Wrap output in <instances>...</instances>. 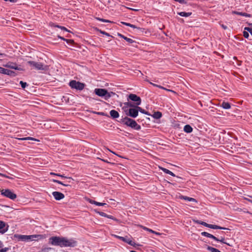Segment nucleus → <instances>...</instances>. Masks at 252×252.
I'll return each instance as SVG.
<instances>
[{
	"label": "nucleus",
	"instance_id": "c03bdc74",
	"mask_svg": "<svg viewBox=\"0 0 252 252\" xmlns=\"http://www.w3.org/2000/svg\"><path fill=\"white\" fill-rule=\"evenodd\" d=\"M107 218H109V219H112L116 221H118V220L115 218H114L113 216H110V215H107V216H106Z\"/></svg>",
	"mask_w": 252,
	"mask_h": 252
},
{
	"label": "nucleus",
	"instance_id": "680f3d73",
	"mask_svg": "<svg viewBox=\"0 0 252 252\" xmlns=\"http://www.w3.org/2000/svg\"><path fill=\"white\" fill-rule=\"evenodd\" d=\"M128 9H130V10H132L133 11H138L137 9H133V8H128Z\"/></svg>",
	"mask_w": 252,
	"mask_h": 252
},
{
	"label": "nucleus",
	"instance_id": "4be33fe9",
	"mask_svg": "<svg viewBox=\"0 0 252 252\" xmlns=\"http://www.w3.org/2000/svg\"><path fill=\"white\" fill-rule=\"evenodd\" d=\"M220 106L224 109H229L231 108V105L227 102L223 101L220 104Z\"/></svg>",
	"mask_w": 252,
	"mask_h": 252
},
{
	"label": "nucleus",
	"instance_id": "3c124183",
	"mask_svg": "<svg viewBox=\"0 0 252 252\" xmlns=\"http://www.w3.org/2000/svg\"><path fill=\"white\" fill-rule=\"evenodd\" d=\"M220 26L221 27V28L222 29H223L224 30H226L227 29V27L226 26V25H224L223 24H221L220 25Z\"/></svg>",
	"mask_w": 252,
	"mask_h": 252
},
{
	"label": "nucleus",
	"instance_id": "ea45409f",
	"mask_svg": "<svg viewBox=\"0 0 252 252\" xmlns=\"http://www.w3.org/2000/svg\"><path fill=\"white\" fill-rule=\"evenodd\" d=\"M243 36L246 38H248L249 37V33L248 32H247V31H245L243 32Z\"/></svg>",
	"mask_w": 252,
	"mask_h": 252
},
{
	"label": "nucleus",
	"instance_id": "393cba45",
	"mask_svg": "<svg viewBox=\"0 0 252 252\" xmlns=\"http://www.w3.org/2000/svg\"><path fill=\"white\" fill-rule=\"evenodd\" d=\"M177 14L182 17H188L190 16L192 14V13L186 12H178Z\"/></svg>",
	"mask_w": 252,
	"mask_h": 252
},
{
	"label": "nucleus",
	"instance_id": "603ef678",
	"mask_svg": "<svg viewBox=\"0 0 252 252\" xmlns=\"http://www.w3.org/2000/svg\"><path fill=\"white\" fill-rule=\"evenodd\" d=\"M4 0L5 1H9L11 2H13V3L16 2L18 1V0Z\"/></svg>",
	"mask_w": 252,
	"mask_h": 252
},
{
	"label": "nucleus",
	"instance_id": "69168bd1",
	"mask_svg": "<svg viewBox=\"0 0 252 252\" xmlns=\"http://www.w3.org/2000/svg\"><path fill=\"white\" fill-rule=\"evenodd\" d=\"M63 27H64L61 26L60 27V29H61L62 30H63Z\"/></svg>",
	"mask_w": 252,
	"mask_h": 252
},
{
	"label": "nucleus",
	"instance_id": "0e129e2a",
	"mask_svg": "<svg viewBox=\"0 0 252 252\" xmlns=\"http://www.w3.org/2000/svg\"><path fill=\"white\" fill-rule=\"evenodd\" d=\"M4 55V54L0 53V57H3Z\"/></svg>",
	"mask_w": 252,
	"mask_h": 252
},
{
	"label": "nucleus",
	"instance_id": "8fccbe9b",
	"mask_svg": "<svg viewBox=\"0 0 252 252\" xmlns=\"http://www.w3.org/2000/svg\"><path fill=\"white\" fill-rule=\"evenodd\" d=\"M58 37L59 38H60V39H62V40H63V41H66V42H68V39H66L64 38V37H62L61 36L59 35Z\"/></svg>",
	"mask_w": 252,
	"mask_h": 252
},
{
	"label": "nucleus",
	"instance_id": "13d9d810",
	"mask_svg": "<svg viewBox=\"0 0 252 252\" xmlns=\"http://www.w3.org/2000/svg\"><path fill=\"white\" fill-rule=\"evenodd\" d=\"M63 31H66V32H69V31L65 28V27H63Z\"/></svg>",
	"mask_w": 252,
	"mask_h": 252
},
{
	"label": "nucleus",
	"instance_id": "de8ad7c7",
	"mask_svg": "<svg viewBox=\"0 0 252 252\" xmlns=\"http://www.w3.org/2000/svg\"><path fill=\"white\" fill-rule=\"evenodd\" d=\"M217 241H220L221 243H224V244H227L226 242H224V238H221V239H218V240H216Z\"/></svg>",
	"mask_w": 252,
	"mask_h": 252
},
{
	"label": "nucleus",
	"instance_id": "4d7b16f0",
	"mask_svg": "<svg viewBox=\"0 0 252 252\" xmlns=\"http://www.w3.org/2000/svg\"><path fill=\"white\" fill-rule=\"evenodd\" d=\"M101 32L103 34H105L106 35H107L108 36L109 35V34L108 33H107L106 32Z\"/></svg>",
	"mask_w": 252,
	"mask_h": 252
},
{
	"label": "nucleus",
	"instance_id": "49530a36",
	"mask_svg": "<svg viewBox=\"0 0 252 252\" xmlns=\"http://www.w3.org/2000/svg\"><path fill=\"white\" fill-rule=\"evenodd\" d=\"M59 246L61 247H64V237L63 238Z\"/></svg>",
	"mask_w": 252,
	"mask_h": 252
},
{
	"label": "nucleus",
	"instance_id": "09e8293b",
	"mask_svg": "<svg viewBox=\"0 0 252 252\" xmlns=\"http://www.w3.org/2000/svg\"><path fill=\"white\" fill-rule=\"evenodd\" d=\"M121 23L123 25H126V26H128V27L131 26H130V24L128 23H126V22H122Z\"/></svg>",
	"mask_w": 252,
	"mask_h": 252
},
{
	"label": "nucleus",
	"instance_id": "dca6fc26",
	"mask_svg": "<svg viewBox=\"0 0 252 252\" xmlns=\"http://www.w3.org/2000/svg\"><path fill=\"white\" fill-rule=\"evenodd\" d=\"M232 13L233 14H236V15L242 16H244V17H251V14H249V13H245V12H238V11H233L232 12Z\"/></svg>",
	"mask_w": 252,
	"mask_h": 252
},
{
	"label": "nucleus",
	"instance_id": "72a5a7b5",
	"mask_svg": "<svg viewBox=\"0 0 252 252\" xmlns=\"http://www.w3.org/2000/svg\"><path fill=\"white\" fill-rule=\"evenodd\" d=\"M49 26L51 27H53V28H58L60 29V27L61 26L60 25H58L54 23H53V22H50L49 23Z\"/></svg>",
	"mask_w": 252,
	"mask_h": 252
},
{
	"label": "nucleus",
	"instance_id": "412c9836",
	"mask_svg": "<svg viewBox=\"0 0 252 252\" xmlns=\"http://www.w3.org/2000/svg\"><path fill=\"white\" fill-rule=\"evenodd\" d=\"M153 118L156 119H159L162 117V113L159 111L155 112L153 115H151Z\"/></svg>",
	"mask_w": 252,
	"mask_h": 252
},
{
	"label": "nucleus",
	"instance_id": "cd10ccee",
	"mask_svg": "<svg viewBox=\"0 0 252 252\" xmlns=\"http://www.w3.org/2000/svg\"><path fill=\"white\" fill-rule=\"evenodd\" d=\"M137 108L138 109V112H141V113H143V114H146L147 115H148V116H150L151 115L150 114V113H149V112L148 111H146V110H145L144 109H142L141 107H139V106H137Z\"/></svg>",
	"mask_w": 252,
	"mask_h": 252
},
{
	"label": "nucleus",
	"instance_id": "e433bc0d",
	"mask_svg": "<svg viewBox=\"0 0 252 252\" xmlns=\"http://www.w3.org/2000/svg\"><path fill=\"white\" fill-rule=\"evenodd\" d=\"M20 84L23 89H25L28 86V84L26 82H23L22 81L20 82Z\"/></svg>",
	"mask_w": 252,
	"mask_h": 252
},
{
	"label": "nucleus",
	"instance_id": "9d476101",
	"mask_svg": "<svg viewBox=\"0 0 252 252\" xmlns=\"http://www.w3.org/2000/svg\"><path fill=\"white\" fill-rule=\"evenodd\" d=\"M77 245V242L72 239L64 237V247H74Z\"/></svg>",
	"mask_w": 252,
	"mask_h": 252
},
{
	"label": "nucleus",
	"instance_id": "a878e982",
	"mask_svg": "<svg viewBox=\"0 0 252 252\" xmlns=\"http://www.w3.org/2000/svg\"><path fill=\"white\" fill-rule=\"evenodd\" d=\"M17 139L18 140H33V141H38V142L39 141V140L38 139L34 138H33V137H23V138H18Z\"/></svg>",
	"mask_w": 252,
	"mask_h": 252
},
{
	"label": "nucleus",
	"instance_id": "f03ea898",
	"mask_svg": "<svg viewBox=\"0 0 252 252\" xmlns=\"http://www.w3.org/2000/svg\"><path fill=\"white\" fill-rule=\"evenodd\" d=\"M94 92L97 95L103 97L106 100H107L111 97V94H114L113 92H108L105 89L96 88L94 89Z\"/></svg>",
	"mask_w": 252,
	"mask_h": 252
},
{
	"label": "nucleus",
	"instance_id": "4c0bfd02",
	"mask_svg": "<svg viewBox=\"0 0 252 252\" xmlns=\"http://www.w3.org/2000/svg\"><path fill=\"white\" fill-rule=\"evenodd\" d=\"M7 69H5L3 67H0V73L5 74Z\"/></svg>",
	"mask_w": 252,
	"mask_h": 252
},
{
	"label": "nucleus",
	"instance_id": "1a4fd4ad",
	"mask_svg": "<svg viewBox=\"0 0 252 252\" xmlns=\"http://www.w3.org/2000/svg\"><path fill=\"white\" fill-rule=\"evenodd\" d=\"M138 106L134 105V107L130 108L128 112L126 114L127 116L135 118L138 115V110L137 108Z\"/></svg>",
	"mask_w": 252,
	"mask_h": 252
},
{
	"label": "nucleus",
	"instance_id": "a19ab883",
	"mask_svg": "<svg viewBox=\"0 0 252 252\" xmlns=\"http://www.w3.org/2000/svg\"><path fill=\"white\" fill-rule=\"evenodd\" d=\"M53 181L55 183H57L59 184H61V185H62L64 186H67L68 185H66V184H63V183L62 182L60 181H58V180H53Z\"/></svg>",
	"mask_w": 252,
	"mask_h": 252
},
{
	"label": "nucleus",
	"instance_id": "f257e3e1",
	"mask_svg": "<svg viewBox=\"0 0 252 252\" xmlns=\"http://www.w3.org/2000/svg\"><path fill=\"white\" fill-rule=\"evenodd\" d=\"M121 122L123 124L137 130H140L141 128V126L138 125L135 120L127 117L123 118L121 120Z\"/></svg>",
	"mask_w": 252,
	"mask_h": 252
},
{
	"label": "nucleus",
	"instance_id": "79ce46f5",
	"mask_svg": "<svg viewBox=\"0 0 252 252\" xmlns=\"http://www.w3.org/2000/svg\"><path fill=\"white\" fill-rule=\"evenodd\" d=\"M95 212L98 214H99L100 216H102V217H106L107 216V214L103 213V212H99V211H97L96 210H95Z\"/></svg>",
	"mask_w": 252,
	"mask_h": 252
},
{
	"label": "nucleus",
	"instance_id": "2f4dec72",
	"mask_svg": "<svg viewBox=\"0 0 252 252\" xmlns=\"http://www.w3.org/2000/svg\"><path fill=\"white\" fill-rule=\"evenodd\" d=\"M149 83H150V84H151L152 85H153L154 87H158V88H160V89H163V90H167V91H170V90L166 89V88H165L164 87H162V86H161L160 85H158L153 83H152L151 82H149Z\"/></svg>",
	"mask_w": 252,
	"mask_h": 252
},
{
	"label": "nucleus",
	"instance_id": "5701e85b",
	"mask_svg": "<svg viewBox=\"0 0 252 252\" xmlns=\"http://www.w3.org/2000/svg\"><path fill=\"white\" fill-rule=\"evenodd\" d=\"M201 235H203V236L211 238L215 240H218V239L217 237H216L214 235H212V234H210L209 233H207L206 232H202L201 233Z\"/></svg>",
	"mask_w": 252,
	"mask_h": 252
},
{
	"label": "nucleus",
	"instance_id": "052dcab7",
	"mask_svg": "<svg viewBox=\"0 0 252 252\" xmlns=\"http://www.w3.org/2000/svg\"><path fill=\"white\" fill-rule=\"evenodd\" d=\"M2 247H3V243L1 241H0V248H2Z\"/></svg>",
	"mask_w": 252,
	"mask_h": 252
},
{
	"label": "nucleus",
	"instance_id": "a211bd4d",
	"mask_svg": "<svg viewBox=\"0 0 252 252\" xmlns=\"http://www.w3.org/2000/svg\"><path fill=\"white\" fill-rule=\"evenodd\" d=\"M86 200L89 201L91 204H95L97 206H105L107 205L106 203L98 202L95 201L90 199L89 198H87Z\"/></svg>",
	"mask_w": 252,
	"mask_h": 252
},
{
	"label": "nucleus",
	"instance_id": "774afa93",
	"mask_svg": "<svg viewBox=\"0 0 252 252\" xmlns=\"http://www.w3.org/2000/svg\"><path fill=\"white\" fill-rule=\"evenodd\" d=\"M8 179H12V178L9 177V178H8Z\"/></svg>",
	"mask_w": 252,
	"mask_h": 252
},
{
	"label": "nucleus",
	"instance_id": "5fc2aeb1",
	"mask_svg": "<svg viewBox=\"0 0 252 252\" xmlns=\"http://www.w3.org/2000/svg\"><path fill=\"white\" fill-rule=\"evenodd\" d=\"M102 160L104 162H107L109 163H113L112 162H111V161H108V160H105L104 159H102Z\"/></svg>",
	"mask_w": 252,
	"mask_h": 252
},
{
	"label": "nucleus",
	"instance_id": "4468645a",
	"mask_svg": "<svg viewBox=\"0 0 252 252\" xmlns=\"http://www.w3.org/2000/svg\"><path fill=\"white\" fill-rule=\"evenodd\" d=\"M9 226L3 221L0 220V233L3 234L8 230Z\"/></svg>",
	"mask_w": 252,
	"mask_h": 252
},
{
	"label": "nucleus",
	"instance_id": "37998d69",
	"mask_svg": "<svg viewBox=\"0 0 252 252\" xmlns=\"http://www.w3.org/2000/svg\"><path fill=\"white\" fill-rule=\"evenodd\" d=\"M196 222L208 227L209 224L206 223L205 222H204V221L200 222L199 221H196Z\"/></svg>",
	"mask_w": 252,
	"mask_h": 252
},
{
	"label": "nucleus",
	"instance_id": "58836bf2",
	"mask_svg": "<svg viewBox=\"0 0 252 252\" xmlns=\"http://www.w3.org/2000/svg\"><path fill=\"white\" fill-rule=\"evenodd\" d=\"M245 31H247V32H250V33L252 35V28L249 27H245L244 28Z\"/></svg>",
	"mask_w": 252,
	"mask_h": 252
},
{
	"label": "nucleus",
	"instance_id": "c756f323",
	"mask_svg": "<svg viewBox=\"0 0 252 252\" xmlns=\"http://www.w3.org/2000/svg\"><path fill=\"white\" fill-rule=\"evenodd\" d=\"M160 169L165 173L171 175V176L174 177L175 176V174L170 170L163 167H161Z\"/></svg>",
	"mask_w": 252,
	"mask_h": 252
},
{
	"label": "nucleus",
	"instance_id": "9b49d317",
	"mask_svg": "<svg viewBox=\"0 0 252 252\" xmlns=\"http://www.w3.org/2000/svg\"><path fill=\"white\" fill-rule=\"evenodd\" d=\"M134 104L131 102H126L120 104V106L122 107V110L125 112V114L129 111V107H133Z\"/></svg>",
	"mask_w": 252,
	"mask_h": 252
},
{
	"label": "nucleus",
	"instance_id": "423d86ee",
	"mask_svg": "<svg viewBox=\"0 0 252 252\" xmlns=\"http://www.w3.org/2000/svg\"><path fill=\"white\" fill-rule=\"evenodd\" d=\"M114 237L118 238L119 239L125 242L129 245L132 246L134 247L139 246V244H136L135 242H133L130 238H129L127 236L126 237H121L116 235H112Z\"/></svg>",
	"mask_w": 252,
	"mask_h": 252
},
{
	"label": "nucleus",
	"instance_id": "bf43d9fd",
	"mask_svg": "<svg viewBox=\"0 0 252 252\" xmlns=\"http://www.w3.org/2000/svg\"><path fill=\"white\" fill-rule=\"evenodd\" d=\"M57 176L61 177L62 178H66V177H65V176L62 175H60V174H57Z\"/></svg>",
	"mask_w": 252,
	"mask_h": 252
},
{
	"label": "nucleus",
	"instance_id": "bb28decb",
	"mask_svg": "<svg viewBox=\"0 0 252 252\" xmlns=\"http://www.w3.org/2000/svg\"><path fill=\"white\" fill-rule=\"evenodd\" d=\"M5 75L14 77L16 75V73L13 71L7 69Z\"/></svg>",
	"mask_w": 252,
	"mask_h": 252
},
{
	"label": "nucleus",
	"instance_id": "aec40b11",
	"mask_svg": "<svg viewBox=\"0 0 252 252\" xmlns=\"http://www.w3.org/2000/svg\"><path fill=\"white\" fill-rule=\"evenodd\" d=\"M118 35L122 37V38L124 39L125 40H126L127 42H128L129 43H136V42L133 40V39L128 38L125 35L122 34H119Z\"/></svg>",
	"mask_w": 252,
	"mask_h": 252
},
{
	"label": "nucleus",
	"instance_id": "6e6d98bb",
	"mask_svg": "<svg viewBox=\"0 0 252 252\" xmlns=\"http://www.w3.org/2000/svg\"><path fill=\"white\" fill-rule=\"evenodd\" d=\"M0 176H2V177H5V178H9V176H6V175H5L4 174H3L2 173H0Z\"/></svg>",
	"mask_w": 252,
	"mask_h": 252
},
{
	"label": "nucleus",
	"instance_id": "6ab92c4d",
	"mask_svg": "<svg viewBox=\"0 0 252 252\" xmlns=\"http://www.w3.org/2000/svg\"><path fill=\"white\" fill-rule=\"evenodd\" d=\"M192 128L189 125H186L184 126V131L188 133H189L192 131Z\"/></svg>",
	"mask_w": 252,
	"mask_h": 252
},
{
	"label": "nucleus",
	"instance_id": "338daca9",
	"mask_svg": "<svg viewBox=\"0 0 252 252\" xmlns=\"http://www.w3.org/2000/svg\"><path fill=\"white\" fill-rule=\"evenodd\" d=\"M119 158H123V157H122V156H119Z\"/></svg>",
	"mask_w": 252,
	"mask_h": 252
},
{
	"label": "nucleus",
	"instance_id": "7ed1b4c3",
	"mask_svg": "<svg viewBox=\"0 0 252 252\" xmlns=\"http://www.w3.org/2000/svg\"><path fill=\"white\" fill-rule=\"evenodd\" d=\"M17 238L22 241H31L35 240H40L43 239L44 237L41 235H19Z\"/></svg>",
	"mask_w": 252,
	"mask_h": 252
},
{
	"label": "nucleus",
	"instance_id": "f704fd0d",
	"mask_svg": "<svg viewBox=\"0 0 252 252\" xmlns=\"http://www.w3.org/2000/svg\"><path fill=\"white\" fill-rule=\"evenodd\" d=\"M49 26L51 27H53V28H58L60 29V27L61 26L60 25H58L54 23H53V22H50L49 23Z\"/></svg>",
	"mask_w": 252,
	"mask_h": 252
},
{
	"label": "nucleus",
	"instance_id": "e2e57ef3",
	"mask_svg": "<svg viewBox=\"0 0 252 252\" xmlns=\"http://www.w3.org/2000/svg\"><path fill=\"white\" fill-rule=\"evenodd\" d=\"M50 174L51 175H56V176H57V174H56V173H53V172H51Z\"/></svg>",
	"mask_w": 252,
	"mask_h": 252
},
{
	"label": "nucleus",
	"instance_id": "2eb2a0df",
	"mask_svg": "<svg viewBox=\"0 0 252 252\" xmlns=\"http://www.w3.org/2000/svg\"><path fill=\"white\" fill-rule=\"evenodd\" d=\"M52 194L55 199L57 200H61L64 197V195L63 193L58 191H54L53 192Z\"/></svg>",
	"mask_w": 252,
	"mask_h": 252
},
{
	"label": "nucleus",
	"instance_id": "f8f14e48",
	"mask_svg": "<svg viewBox=\"0 0 252 252\" xmlns=\"http://www.w3.org/2000/svg\"><path fill=\"white\" fill-rule=\"evenodd\" d=\"M3 66L5 67L14 69L17 70H23V68L20 66H18L16 63L9 62L4 64Z\"/></svg>",
	"mask_w": 252,
	"mask_h": 252
},
{
	"label": "nucleus",
	"instance_id": "c9c22d12",
	"mask_svg": "<svg viewBox=\"0 0 252 252\" xmlns=\"http://www.w3.org/2000/svg\"><path fill=\"white\" fill-rule=\"evenodd\" d=\"M96 19L97 21H100V22H104V23H110V21L109 20H108L100 18H99V17H96Z\"/></svg>",
	"mask_w": 252,
	"mask_h": 252
},
{
	"label": "nucleus",
	"instance_id": "20e7f679",
	"mask_svg": "<svg viewBox=\"0 0 252 252\" xmlns=\"http://www.w3.org/2000/svg\"><path fill=\"white\" fill-rule=\"evenodd\" d=\"M69 86L72 89L82 91L84 89L86 85L85 83L72 80L69 82Z\"/></svg>",
	"mask_w": 252,
	"mask_h": 252
},
{
	"label": "nucleus",
	"instance_id": "ddd939ff",
	"mask_svg": "<svg viewBox=\"0 0 252 252\" xmlns=\"http://www.w3.org/2000/svg\"><path fill=\"white\" fill-rule=\"evenodd\" d=\"M63 237H52L49 239L50 243L54 246H59Z\"/></svg>",
	"mask_w": 252,
	"mask_h": 252
},
{
	"label": "nucleus",
	"instance_id": "0eeeda50",
	"mask_svg": "<svg viewBox=\"0 0 252 252\" xmlns=\"http://www.w3.org/2000/svg\"><path fill=\"white\" fill-rule=\"evenodd\" d=\"M0 192L1 194L8 198H9L11 199H14L16 198V195L12 192L10 190L8 189H0Z\"/></svg>",
	"mask_w": 252,
	"mask_h": 252
},
{
	"label": "nucleus",
	"instance_id": "6e6552de",
	"mask_svg": "<svg viewBox=\"0 0 252 252\" xmlns=\"http://www.w3.org/2000/svg\"><path fill=\"white\" fill-rule=\"evenodd\" d=\"M130 100L135 102V106H139L141 104V99L135 94H130L128 95L127 100Z\"/></svg>",
	"mask_w": 252,
	"mask_h": 252
},
{
	"label": "nucleus",
	"instance_id": "473e14b6",
	"mask_svg": "<svg viewBox=\"0 0 252 252\" xmlns=\"http://www.w3.org/2000/svg\"><path fill=\"white\" fill-rule=\"evenodd\" d=\"M207 249L208 250L210 251L211 252H220V251H219V250H218L216 248L211 247L210 246H208Z\"/></svg>",
	"mask_w": 252,
	"mask_h": 252
},
{
	"label": "nucleus",
	"instance_id": "864d4df0",
	"mask_svg": "<svg viewBox=\"0 0 252 252\" xmlns=\"http://www.w3.org/2000/svg\"><path fill=\"white\" fill-rule=\"evenodd\" d=\"M130 26H129V27H131V28H133V29H138V28H137L135 25H133V24H130Z\"/></svg>",
	"mask_w": 252,
	"mask_h": 252
},
{
	"label": "nucleus",
	"instance_id": "b1692460",
	"mask_svg": "<svg viewBox=\"0 0 252 252\" xmlns=\"http://www.w3.org/2000/svg\"><path fill=\"white\" fill-rule=\"evenodd\" d=\"M179 198L180 199H184L185 200H188V201H192V202H196V200L193 198H191V197H188V196H182V195H181L179 196Z\"/></svg>",
	"mask_w": 252,
	"mask_h": 252
},
{
	"label": "nucleus",
	"instance_id": "f3484780",
	"mask_svg": "<svg viewBox=\"0 0 252 252\" xmlns=\"http://www.w3.org/2000/svg\"><path fill=\"white\" fill-rule=\"evenodd\" d=\"M110 115L113 119H116L119 117V113L115 110H111L110 111Z\"/></svg>",
	"mask_w": 252,
	"mask_h": 252
},
{
	"label": "nucleus",
	"instance_id": "c85d7f7f",
	"mask_svg": "<svg viewBox=\"0 0 252 252\" xmlns=\"http://www.w3.org/2000/svg\"><path fill=\"white\" fill-rule=\"evenodd\" d=\"M208 227L212 229H226L227 228L222 227L216 225H213L209 224Z\"/></svg>",
	"mask_w": 252,
	"mask_h": 252
},
{
	"label": "nucleus",
	"instance_id": "7c9ffc66",
	"mask_svg": "<svg viewBox=\"0 0 252 252\" xmlns=\"http://www.w3.org/2000/svg\"><path fill=\"white\" fill-rule=\"evenodd\" d=\"M141 227H142L143 228V229H144V230H147V231H149V232H151V233H153L156 234L158 235H160V233H158V232H156V231H153V230H152V229H149V228H147V227H145V226H141Z\"/></svg>",
	"mask_w": 252,
	"mask_h": 252
},
{
	"label": "nucleus",
	"instance_id": "39448f33",
	"mask_svg": "<svg viewBox=\"0 0 252 252\" xmlns=\"http://www.w3.org/2000/svg\"><path fill=\"white\" fill-rule=\"evenodd\" d=\"M28 63L38 70H46L48 69V66L40 62L34 61H28Z\"/></svg>",
	"mask_w": 252,
	"mask_h": 252
},
{
	"label": "nucleus",
	"instance_id": "a18cd8bd",
	"mask_svg": "<svg viewBox=\"0 0 252 252\" xmlns=\"http://www.w3.org/2000/svg\"><path fill=\"white\" fill-rule=\"evenodd\" d=\"M9 250V248H4L0 250V252H6Z\"/></svg>",
	"mask_w": 252,
	"mask_h": 252
}]
</instances>
